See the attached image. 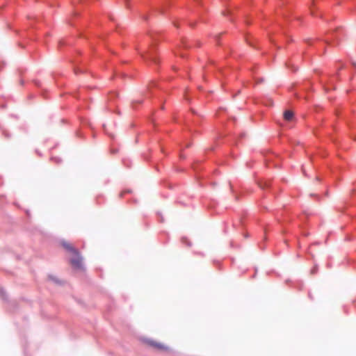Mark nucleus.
<instances>
[{"mask_svg": "<svg viewBox=\"0 0 356 356\" xmlns=\"http://www.w3.org/2000/svg\"><path fill=\"white\" fill-rule=\"evenodd\" d=\"M61 245L69 254L70 264L72 268L75 270H84L83 258L79 251L72 243L67 241H62Z\"/></svg>", "mask_w": 356, "mask_h": 356, "instance_id": "nucleus-1", "label": "nucleus"}, {"mask_svg": "<svg viewBox=\"0 0 356 356\" xmlns=\"http://www.w3.org/2000/svg\"><path fill=\"white\" fill-rule=\"evenodd\" d=\"M284 119L286 121H291L293 119V113L292 111L288 110L284 113Z\"/></svg>", "mask_w": 356, "mask_h": 356, "instance_id": "nucleus-3", "label": "nucleus"}, {"mask_svg": "<svg viewBox=\"0 0 356 356\" xmlns=\"http://www.w3.org/2000/svg\"><path fill=\"white\" fill-rule=\"evenodd\" d=\"M146 343L156 349V350H168V347L163 344V343H161L160 342H158V341H156L154 340H152V339H148L146 341Z\"/></svg>", "mask_w": 356, "mask_h": 356, "instance_id": "nucleus-2", "label": "nucleus"}]
</instances>
